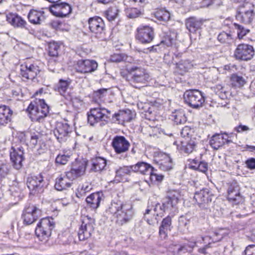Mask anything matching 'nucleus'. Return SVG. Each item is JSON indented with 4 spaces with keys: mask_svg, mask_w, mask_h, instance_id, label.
<instances>
[{
    "mask_svg": "<svg viewBox=\"0 0 255 255\" xmlns=\"http://www.w3.org/2000/svg\"><path fill=\"white\" fill-rule=\"evenodd\" d=\"M235 28L237 30L238 37L239 39H242L248 33L250 32L249 29L245 28L243 26L236 23L234 24Z\"/></svg>",
    "mask_w": 255,
    "mask_h": 255,
    "instance_id": "de8ad7c7",
    "label": "nucleus"
},
{
    "mask_svg": "<svg viewBox=\"0 0 255 255\" xmlns=\"http://www.w3.org/2000/svg\"><path fill=\"white\" fill-rule=\"evenodd\" d=\"M26 184L30 191V194L34 195L41 193L44 186L43 177L41 174L28 177Z\"/></svg>",
    "mask_w": 255,
    "mask_h": 255,
    "instance_id": "423d86ee",
    "label": "nucleus"
},
{
    "mask_svg": "<svg viewBox=\"0 0 255 255\" xmlns=\"http://www.w3.org/2000/svg\"><path fill=\"white\" fill-rule=\"evenodd\" d=\"M109 209L112 214L116 215L117 222L121 225L128 222L134 214L132 205L121 201L112 202Z\"/></svg>",
    "mask_w": 255,
    "mask_h": 255,
    "instance_id": "f257e3e1",
    "label": "nucleus"
},
{
    "mask_svg": "<svg viewBox=\"0 0 255 255\" xmlns=\"http://www.w3.org/2000/svg\"><path fill=\"white\" fill-rule=\"evenodd\" d=\"M154 32L152 27L142 26L137 28L136 39L142 43H150L153 39Z\"/></svg>",
    "mask_w": 255,
    "mask_h": 255,
    "instance_id": "2eb2a0df",
    "label": "nucleus"
},
{
    "mask_svg": "<svg viewBox=\"0 0 255 255\" xmlns=\"http://www.w3.org/2000/svg\"><path fill=\"white\" fill-rule=\"evenodd\" d=\"M10 158L13 167L17 170L20 169L24 159L23 148L22 146L16 148L12 147L10 151Z\"/></svg>",
    "mask_w": 255,
    "mask_h": 255,
    "instance_id": "9b49d317",
    "label": "nucleus"
},
{
    "mask_svg": "<svg viewBox=\"0 0 255 255\" xmlns=\"http://www.w3.org/2000/svg\"><path fill=\"white\" fill-rule=\"evenodd\" d=\"M196 169L202 172L205 173L208 170V164L205 162L201 161L196 167Z\"/></svg>",
    "mask_w": 255,
    "mask_h": 255,
    "instance_id": "052dcab7",
    "label": "nucleus"
},
{
    "mask_svg": "<svg viewBox=\"0 0 255 255\" xmlns=\"http://www.w3.org/2000/svg\"><path fill=\"white\" fill-rule=\"evenodd\" d=\"M231 84L233 87L240 88L246 84V81L242 76L236 74H233L230 78Z\"/></svg>",
    "mask_w": 255,
    "mask_h": 255,
    "instance_id": "ea45409f",
    "label": "nucleus"
},
{
    "mask_svg": "<svg viewBox=\"0 0 255 255\" xmlns=\"http://www.w3.org/2000/svg\"><path fill=\"white\" fill-rule=\"evenodd\" d=\"M185 102L194 109H198L202 106L205 102L202 93L196 89L186 91L183 95Z\"/></svg>",
    "mask_w": 255,
    "mask_h": 255,
    "instance_id": "39448f33",
    "label": "nucleus"
},
{
    "mask_svg": "<svg viewBox=\"0 0 255 255\" xmlns=\"http://www.w3.org/2000/svg\"><path fill=\"white\" fill-rule=\"evenodd\" d=\"M156 19L160 23L166 22L170 18V13L165 9H160L155 13Z\"/></svg>",
    "mask_w": 255,
    "mask_h": 255,
    "instance_id": "4c0bfd02",
    "label": "nucleus"
},
{
    "mask_svg": "<svg viewBox=\"0 0 255 255\" xmlns=\"http://www.w3.org/2000/svg\"><path fill=\"white\" fill-rule=\"evenodd\" d=\"M6 20L14 27L27 28L26 21L17 14L9 13L6 16Z\"/></svg>",
    "mask_w": 255,
    "mask_h": 255,
    "instance_id": "5701e85b",
    "label": "nucleus"
},
{
    "mask_svg": "<svg viewBox=\"0 0 255 255\" xmlns=\"http://www.w3.org/2000/svg\"><path fill=\"white\" fill-rule=\"evenodd\" d=\"M41 137L39 133L35 134L33 133L31 134L30 142L32 145H36L38 142L39 141V138Z\"/></svg>",
    "mask_w": 255,
    "mask_h": 255,
    "instance_id": "bf43d9fd",
    "label": "nucleus"
},
{
    "mask_svg": "<svg viewBox=\"0 0 255 255\" xmlns=\"http://www.w3.org/2000/svg\"><path fill=\"white\" fill-rule=\"evenodd\" d=\"M59 239L61 240V242L64 245L69 244V242L72 240V238L68 233L65 234L64 235L63 234L59 235Z\"/></svg>",
    "mask_w": 255,
    "mask_h": 255,
    "instance_id": "4d7b16f0",
    "label": "nucleus"
},
{
    "mask_svg": "<svg viewBox=\"0 0 255 255\" xmlns=\"http://www.w3.org/2000/svg\"><path fill=\"white\" fill-rule=\"evenodd\" d=\"M150 178L152 181L161 182L164 178V176L162 174H158L155 172L154 168L152 170V173H150Z\"/></svg>",
    "mask_w": 255,
    "mask_h": 255,
    "instance_id": "5fc2aeb1",
    "label": "nucleus"
},
{
    "mask_svg": "<svg viewBox=\"0 0 255 255\" xmlns=\"http://www.w3.org/2000/svg\"><path fill=\"white\" fill-rule=\"evenodd\" d=\"M244 254L245 255H255V245H251L247 247Z\"/></svg>",
    "mask_w": 255,
    "mask_h": 255,
    "instance_id": "13d9d810",
    "label": "nucleus"
},
{
    "mask_svg": "<svg viewBox=\"0 0 255 255\" xmlns=\"http://www.w3.org/2000/svg\"><path fill=\"white\" fill-rule=\"evenodd\" d=\"M248 0H235L236 2L242 3L237 9L236 19L245 24L251 23L255 15L254 5Z\"/></svg>",
    "mask_w": 255,
    "mask_h": 255,
    "instance_id": "f03ea898",
    "label": "nucleus"
},
{
    "mask_svg": "<svg viewBox=\"0 0 255 255\" xmlns=\"http://www.w3.org/2000/svg\"><path fill=\"white\" fill-rule=\"evenodd\" d=\"M246 164L248 168L251 169H255V159L252 158L248 159L246 161Z\"/></svg>",
    "mask_w": 255,
    "mask_h": 255,
    "instance_id": "680f3d73",
    "label": "nucleus"
},
{
    "mask_svg": "<svg viewBox=\"0 0 255 255\" xmlns=\"http://www.w3.org/2000/svg\"><path fill=\"white\" fill-rule=\"evenodd\" d=\"M39 102V104L36 106L37 108L44 110V108H47L48 112H49V107L45 103L44 100H40Z\"/></svg>",
    "mask_w": 255,
    "mask_h": 255,
    "instance_id": "774afa93",
    "label": "nucleus"
},
{
    "mask_svg": "<svg viewBox=\"0 0 255 255\" xmlns=\"http://www.w3.org/2000/svg\"><path fill=\"white\" fill-rule=\"evenodd\" d=\"M219 0H202L201 2L200 7H208L211 5H218L217 2Z\"/></svg>",
    "mask_w": 255,
    "mask_h": 255,
    "instance_id": "6e6d98bb",
    "label": "nucleus"
},
{
    "mask_svg": "<svg viewBox=\"0 0 255 255\" xmlns=\"http://www.w3.org/2000/svg\"><path fill=\"white\" fill-rule=\"evenodd\" d=\"M196 145L194 139L184 140L181 141V145L179 148L181 152L189 154L194 150Z\"/></svg>",
    "mask_w": 255,
    "mask_h": 255,
    "instance_id": "2f4dec72",
    "label": "nucleus"
},
{
    "mask_svg": "<svg viewBox=\"0 0 255 255\" xmlns=\"http://www.w3.org/2000/svg\"><path fill=\"white\" fill-rule=\"evenodd\" d=\"M27 110L29 111L32 121L38 122L42 121L49 113L47 108H44V110L38 109L32 103L29 105Z\"/></svg>",
    "mask_w": 255,
    "mask_h": 255,
    "instance_id": "aec40b11",
    "label": "nucleus"
},
{
    "mask_svg": "<svg viewBox=\"0 0 255 255\" xmlns=\"http://www.w3.org/2000/svg\"><path fill=\"white\" fill-rule=\"evenodd\" d=\"M44 13L43 11H38L34 9L30 10L27 16L29 21L33 24H40L45 19L43 15Z\"/></svg>",
    "mask_w": 255,
    "mask_h": 255,
    "instance_id": "c85d7f7f",
    "label": "nucleus"
},
{
    "mask_svg": "<svg viewBox=\"0 0 255 255\" xmlns=\"http://www.w3.org/2000/svg\"><path fill=\"white\" fill-rule=\"evenodd\" d=\"M71 131L72 128L66 121L58 122L54 130V134L57 140L62 142L66 140V137Z\"/></svg>",
    "mask_w": 255,
    "mask_h": 255,
    "instance_id": "ddd939ff",
    "label": "nucleus"
},
{
    "mask_svg": "<svg viewBox=\"0 0 255 255\" xmlns=\"http://www.w3.org/2000/svg\"><path fill=\"white\" fill-rule=\"evenodd\" d=\"M134 114L129 110L120 111L112 116L113 123L123 124L125 122H129L133 118Z\"/></svg>",
    "mask_w": 255,
    "mask_h": 255,
    "instance_id": "412c9836",
    "label": "nucleus"
},
{
    "mask_svg": "<svg viewBox=\"0 0 255 255\" xmlns=\"http://www.w3.org/2000/svg\"><path fill=\"white\" fill-rule=\"evenodd\" d=\"M48 9L53 15L60 17L67 16L72 11L71 6L66 2L52 4Z\"/></svg>",
    "mask_w": 255,
    "mask_h": 255,
    "instance_id": "9d476101",
    "label": "nucleus"
},
{
    "mask_svg": "<svg viewBox=\"0 0 255 255\" xmlns=\"http://www.w3.org/2000/svg\"><path fill=\"white\" fill-rule=\"evenodd\" d=\"M126 15L130 18H134L140 15L141 12L136 8H128L125 10Z\"/></svg>",
    "mask_w": 255,
    "mask_h": 255,
    "instance_id": "8fccbe9b",
    "label": "nucleus"
},
{
    "mask_svg": "<svg viewBox=\"0 0 255 255\" xmlns=\"http://www.w3.org/2000/svg\"><path fill=\"white\" fill-rule=\"evenodd\" d=\"M172 228V218L171 216H168L162 220L159 227L160 238L162 240L165 239L167 237L168 232L171 231Z\"/></svg>",
    "mask_w": 255,
    "mask_h": 255,
    "instance_id": "4be33fe9",
    "label": "nucleus"
},
{
    "mask_svg": "<svg viewBox=\"0 0 255 255\" xmlns=\"http://www.w3.org/2000/svg\"><path fill=\"white\" fill-rule=\"evenodd\" d=\"M70 158L71 156L70 155L59 154L55 159V162L57 164L65 165L69 161Z\"/></svg>",
    "mask_w": 255,
    "mask_h": 255,
    "instance_id": "09e8293b",
    "label": "nucleus"
},
{
    "mask_svg": "<svg viewBox=\"0 0 255 255\" xmlns=\"http://www.w3.org/2000/svg\"><path fill=\"white\" fill-rule=\"evenodd\" d=\"M60 45L55 42H50L48 44V52L49 56L54 58L58 55V50Z\"/></svg>",
    "mask_w": 255,
    "mask_h": 255,
    "instance_id": "79ce46f5",
    "label": "nucleus"
},
{
    "mask_svg": "<svg viewBox=\"0 0 255 255\" xmlns=\"http://www.w3.org/2000/svg\"><path fill=\"white\" fill-rule=\"evenodd\" d=\"M69 85V83L67 81L60 79L55 87V91L59 93L60 95L64 96L68 89Z\"/></svg>",
    "mask_w": 255,
    "mask_h": 255,
    "instance_id": "a19ab883",
    "label": "nucleus"
},
{
    "mask_svg": "<svg viewBox=\"0 0 255 255\" xmlns=\"http://www.w3.org/2000/svg\"><path fill=\"white\" fill-rule=\"evenodd\" d=\"M255 51L252 45L247 44H240L234 52L235 58L239 60L248 61L253 58Z\"/></svg>",
    "mask_w": 255,
    "mask_h": 255,
    "instance_id": "6e6552de",
    "label": "nucleus"
},
{
    "mask_svg": "<svg viewBox=\"0 0 255 255\" xmlns=\"http://www.w3.org/2000/svg\"><path fill=\"white\" fill-rule=\"evenodd\" d=\"M40 211L35 207L32 206L26 208L22 214V218L25 225H30L36 221Z\"/></svg>",
    "mask_w": 255,
    "mask_h": 255,
    "instance_id": "a211bd4d",
    "label": "nucleus"
},
{
    "mask_svg": "<svg viewBox=\"0 0 255 255\" xmlns=\"http://www.w3.org/2000/svg\"><path fill=\"white\" fill-rule=\"evenodd\" d=\"M112 144L117 154L126 152L130 146V143L125 137L120 135H117L113 138Z\"/></svg>",
    "mask_w": 255,
    "mask_h": 255,
    "instance_id": "dca6fc26",
    "label": "nucleus"
},
{
    "mask_svg": "<svg viewBox=\"0 0 255 255\" xmlns=\"http://www.w3.org/2000/svg\"><path fill=\"white\" fill-rule=\"evenodd\" d=\"M102 200L101 195L100 193H94L90 194L86 199L87 206L92 210L97 209Z\"/></svg>",
    "mask_w": 255,
    "mask_h": 255,
    "instance_id": "cd10ccee",
    "label": "nucleus"
},
{
    "mask_svg": "<svg viewBox=\"0 0 255 255\" xmlns=\"http://www.w3.org/2000/svg\"><path fill=\"white\" fill-rule=\"evenodd\" d=\"M132 165L125 166L120 167L116 170L115 177L116 180L121 182L123 180V177L127 175H130L131 172H133Z\"/></svg>",
    "mask_w": 255,
    "mask_h": 255,
    "instance_id": "72a5a7b5",
    "label": "nucleus"
},
{
    "mask_svg": "<svg viewBox=\"0 0 255 255\" xmlns=\"http://www.w3.org/2000/svg\"><path fill=\"white\" fill-rule=\"evenodd\" d=\"M127 70L132 75V80L136 83H144L149 78V74L143 68L136 66L127 67Z\"/></svg>",
    "mask_w": 255,
    "mask_h": 255,
    "instance_id": "f8f14e48",
    "label": "nucleus"
},
{
    "mask_svg": "<svg viewBox=\"0 0 255 255\" xmlns=\"http://www.w3.org/2000/svg\"><path fill=\"white\" fill-rule=\"evenodd\" d=\"M54 227L55 224L52 218H43L37 224L35 230V234L39 240L46 242L51 236V231Z\"/></svg>",
    "mask_w": 255,
    "mask_h": 255,
    "instance_id": "20e7f679",
    "label": "nucleus"
},
{
    "mask_svg": "<svg viewBox=\"0 0 255 255\" xmlns=\"http://www.w3.org/2000/svg\"><path fill=\"white\" fill-rule=\"evenodd\" d=\"M207 241H208V243L207 245H205L204 247L199 248L198 249V252L199 253L204 255H206L207 253L206 252V250L211 247L210 244L211 243V242H210V240L209 239Z\"/></svg>",
    "mask_w": 255,
    "mask_h": 255,
    "instance_id": "e2e57ef3",
    "label": "nucleus"
},
{
    "mask_svg": "<svg viewBox=\"0 0 255 255\" xmlns=\"http://www.w3.org/2000/svg\"><path fill=\"white\" fill-rule=\"evenodd\" d=\"M95 112V111L94 108H93L87 113L88 123L92 126L100 122L99 119L97 118V116Z\"/></svg>",
    "mask_w": 255,
    "mask_h": 255,
    "instance_id": "a18cd8bd",
    "label": "nucleus"
},
{
    "mask_svg": "<svg viewBox=\"0 0 255 255\" xmlns=\"http://www.w3.org/2000/svg\"><path fill=\"white\" fill-rule=\"evenodd\" d=\"M159 168L163 171H168L173 168L172 159L167 154H162L160 158L157 162Z\"/></svg>",
    "mask_w": 255,
    "mask_h": 255,
    "instance_id": "a878e982",
    "label": "nucleus"
},
{
    "mask_svg": "<svg viewBox=\"0 0 255 255\" xmlns=\"http://www.w3.org/2000/svg\"><path fill=\"white\" fill-rule=\"evenodd\" d=\"M193 133V129L188 126L184 127L181 131V134L183 137L185 138V140L192 139L191 136H192Z\"/></svg>",
    "mask_w": 255,
    "mask_h": 255,
    "instance_id": "3c124183",
    "label": "nucleus"
},
{
    "mask_svg": "<svg viewBox=\"0 0 255 255\" xmlns=\"http://www.w3.org/2000/svg\"><path fill=\"white\" fill-rule=\"evenodd\" d=\"M94 220L88 216L85 217L82 221L78 232L80 241H84L89 238L94 230Z\"/></svg>",
    "mask_w": 255,
    "mask_h": 255,
    "instance_id": "1a4fd4ad",
    "label": "nucleus"
},
{
    "mask_svg": "<svg viewBox=\"0 0 255 255\" xmlns=\"http://www.w3.org/2000/svg\"><path fill=\"white\" fill-rule=\"evenodd\" d=\"M118 12L119 10L116 6H112L106 10L104 14L109 21H112L117 17Z\"/></svg>",
    "mask_w": 255,
    "mask_h": 255,
    "instance_id": "c03bdc74",
    "label": "nucleus"
},
{
    "mask_svg": "<svg viewBox=\"0 0 255 255\" xmlns=\"http://www.w3.org/2000/svg\"><path fill=\"white\" fill-rule=\"evenodd\" d=\"M218 40L222 43L231 44L233 42L232 35L230 33L222 31L218 36Z\"/></svg>",
    "mask_w": 255,
    "mask_h": 255,
    "instance_id": "37998d69",
    "label": "nucleus"
},
{
    "mask_svg": "<svg viewBox=\"0 0 255 255\" xmlns=\"http://www.w3.org/2000/svg\"><path fill=\"white\" fill-rule=\"evenodd\" d=\"M87 162L86 161H76L70 171L66 172L67 177L71 180H75L85 174Z\"/></svg>",
    "mask_w": 255,
    "mask_h": 255,
    "instance_id": "4468645a",
    "label": "nucleus"
},
{
    "mask_svg": "<svg viewBox=\"0 0 255 255\" xmlns=\"http://www.w3.org/2000/svg\"><path fill=\"white\" fill-rule=\"evenodd\" d=\"M173 120L176 124H184L186 121L185 115L181 112H176L172 116Z\"/></svg>",
    "mask_w": 255,
    "mask_h": 255,
    "instance_id": "49530a36",
    "label": "nucleus"
},
{
    "mask_svg": "<svg viewBox=\"0 0 255 255\" xmlns=\"http://www.w3.org/2000/svg\"><path fill=\"white\" fill-rule=\"evenodd\" d=\"M214 197L213 194L208 188H205L195 192L194 199L200 206H204L211 202Z\"/></svg>",
    "mask_w": 255,
    "mask_h": 255,
    "instance_id": "f3484780",
    "label": "nucleus"
},
{
    "mask_svg": "<svg viewBox=\"0 0 255 255\" xmlns=\"http://www.w3.org/2000/svg\"><path fill=\"white\" fill-rule=\"evenodd\" d=\"M94 110L95 111V113L100 122H107L108 121L110 118V115L111 113V111L105 108H95Z\"/></svg>",
    "mask_w": 255,
    "mask_h": 255,
    "instance_id": "e433bc0d",
    "label": "nucleus"
},
{
    "mask_svg": "<svg viewBox=\"0 0 255 255\" xmlns=\"http://www.w3.org/2000/svg\"><path fill=\"white\" fill-rule=\"evenodd\" d=\"M240 188L236 181L232 182L228 190V199L233 203L238 204L242 201V197L240 192Z\"/></svg>",
    "mask_w": 255,
    "mask_h": 255,
    "instance_id": "6ab92c4d",
    "label": "nucleus"
},
{
    "mask_svg": "<svg viewBox=\"0 0 255 255\" xmlns=\"http://www.w3.org/2000/svg\"><path fill=\"white\" fill-rule=\"evenodd\" d=\"M34 65H29V66L27 65H20L21 75L26 79L34 77Z\"/></svg>",
    "mask_w": 255,
    "mask_h": 255,
    "instance_id": "58836bf2",
    "label": "nucleus"
},
{
    "mask_svg": "<svg viewBox=\"0 0 255 255\" xmlns=\"http://www.w3.org/2000/svg\"><path fill=\"white\" fill-rule=\"evenodd\" d=\"M72 181L70 179L65 173V175H60L55 179V188L57 190L62 191L70 188L72 184Z\"/></svg>",
    "mask_w": 255,
    "mask_h": 255,
    "instance_id": "b1692460",
    "label": "nucleus"
},
{
    "mask_svg": "<svg viewBox=\"0 0 255 255\" xmlns=\"http://www.w3.org/2000/svg\"><path fill=\"white\" fill-rule=\"evenodd\" d=\"M202 25V22L196 17H190L186 20V26L187 28L191 32H195L199 29Z\"/></svg>",
    "mask_w": 255,
    "mask_h": 255,
    "instance_id": "7c9ffc66",
    "label": "nucleus"
},
{
    "mask_svg": "<svg viewBox=\"0 0 255 255\" xmlns=\"http://www.w3.org/2000/svg\"><path fill=\"white\" fill-rule=\"evenodd\" d=\"M235 130L238 132H241L243 131H246L250 130V128L244 125H239L238 127L235 128Z\"/></svg>",
    "mask_w": 255,
    "mask_h": 255,
    "instance_id": "0e129e2a",
    "label": "nucleus"
},
{
    "mask_svg": "<svg viewBox=\"0 0 255 255\" xmlns=\"http://www.w3.org/2000/svg\"><path fill=\"white\" fill-rule=\"evenodd\" d=\"M132 58L124 54H114L111 55L108 60L110 62H128L131 63Z\"/></svg>",
    "mask_w": 255,
    "mask_h": 255,
    "instance_id": "f704fd0d",
    "label": "nucleus"
},
{
    "mask_svg": "<svg viewBox=\"0 0 255 255\" xmlns=\"http://www.w3.org/2000/svg\"><path fill=\"white\" fill-rule=\"evenodd\" d=\"M89 29L90 32L96 37L100 38L105 33L104 22L102 18L95 16L89 18Z\"/></svg>",
    "mask_w": 255,
    "mask_h": 255,
    "instance_id": "0eeeda50",
    "label": "nucleus"
},
{
    "mask_svg": "<svg viewBox=\"0 0 255 255\" xmlns=\"http://www.w3.org/2000/svg\"><path fill=\"white\" fill-rule=\"evenodd\" d=\"M75 69L77 72L84 73L85 66H91V65H75Z\"/></svg>",
    "mask_w": 255,
    "mask_h": 255,
    "instance_id": "338daca9",
    "label": "nucleus"
},
{
    "mask_svg": "<svg viewBox=\"0 0 255 255\" xmlns=\"http://www.w3.org/2000/svg\"><path fill=\"white\" fill-rule=\"evenodd\" d=\"M187 71L188 67L185 65H175L174 69V73L178 75H183Z\"/></svg>",
    "mask_w": 255,
    "mask_h": 255,
    "instance_id": "603ef678",
    "label": "nucleus"
},
{
    "mask_svg": "<svg viewBox=\"0 0 255 255\" xmlns=\"http://www.w3.org/2000/svg\"><path fill=\"white\" fill-rule=\"evenodd\" d=\"M12 113V111L9 107L0 106V126H5L10 122Z\"/></svg>",
    "mask_w": 255,
    "mask_h": 255,
    "instance_id": "bb28decb",
    "label": "nucleus"
},
{
    "mask_svg": "<svg viewBox=\"0 0 255 255\" xmlns=\"http://www.w3.org/2000/svg\"><path fill=\"white\" fill-rule=\"evenodd\" d=\"M9 169L7 166L5 164H2L0 167V186L2 185L1 182L8 174Z\"/></svg>",
    "mask_w": 255,
    "mask_h": 255,
    "instance_id": "864d4df0",
    "label": "nucleus"
},
{
    "mask_svg": "<svg viewBox=\"0 0 255 255\" xmlns=\"http://www.w3.org/2000/svg\"><path fill=\"white\" fill-rule=\"evenodd\" d=\"M98 65H91V66H85L84 73H89L94 71L97 67Z\"/></svg>",
    "mask_w": 255,
    "mask_h": 255,
    "instance_id": "69168bd1",
    "label": "nucleus"
},
{
    "mask_svg": "<svg viewBox=\"0 0 255 255\" xmlns=\"http://www.w3.org/2000/svg\"><path fill=\"white\" fill-rule=\"evenodd\" d=\"M227 235V233L224 232L223 229H220L214 233L211 237H202V240L204 243H206L205 240H212V242L216 243L220 241L225 236Z\"/></svg>",
    "mask_w": 255,
    "mask_h": 255,
    "instance_id": "c9c22d12",
    "label": "nucleus"
},
{
    "mask_svg": "<svg viewBox=\"0 0 255 255\" xmlns=\"http://www.w3.org/2000/svg\"><path fill=\"white\" fill-rule=\"evenodd\" d=\"M232 141L228 139L223 136L222 134H215L212 136L210 140V145L215 149H218L222 146L225 143H229Z\"/></svg>",
    "mask_w": 255,
    "mask_h": 255,
    "instance_id": "393cba45",
    "label": "nucleus"
},
{
    "mask_svg": "<svg viewBox=\"0 0 255 255\" xmlns=\"http://www.w3.org/2000/svg\"><path fill=\"white\" fill-rule=\"evenodd\" d=\"M106 160L101 157H97L92 160L91 170L94 172L101 171L106 166Z\"/></svg>",
    "mask_w": 255,
    "mask_h": 255,
    "instance_id": "473e14b6",
    "label": "nucleus"
},
{
    "mask_svg": "<svg viewBox=\"0 0 255 255\" xmlns=\"http://www.w3.org/2000/svg\"><path fill=\"white\" fill-rule=\"evenodd\" d=\"M181 197L180 193L178 190H170L167 193V195L163 199L162 205L160 204H156L154 209V211L156 213L158 209L161 212H164L166 210H171L175 208L178 204L179 199ZM161 213H157L156 215L159 216Z\"/></svg>",
    "mask_w": 255,
    "mask_h": 255,
    "instance_id": "7ed1b4c3",
    "label": "nucleus"
},
{
    "mask_svg": "<svg viewBox=\"0 0 255 255\" xmlns=\"http://www.w3.org/2000/svg\"><path fill=\"white\" fill-rule=\"evenodd\" d=\"M133 172H139L142 174H150L153 168L149 164L144 162H138L132 165Z\"/></svg>",
    "mask_w": 255,
    "mask_h": 255,
    "instance_id": "c756f323",
    "label": "nucleus"
}]
</instances>
